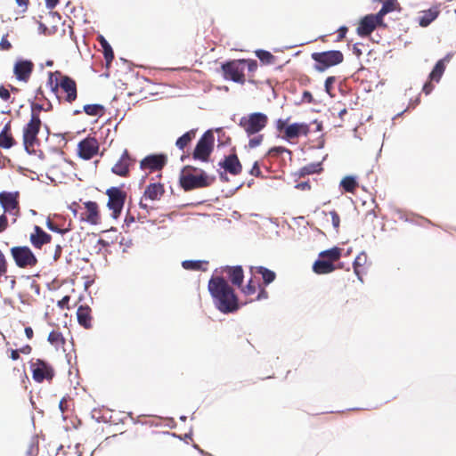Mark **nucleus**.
I'll return each instance as SVG.
<instances>
[{"label":"nucleus","mask_w":456,"mask_h":456,"mask_svg":"<svg viewBox=\"0 0 456 456\" xmlns=\"http://www.w3.org/2000/svg\"><path fill=\"white\" fill-rule=\"evenodd\" d=\"M46 226L47 228L52 231V232H58V233H61V234H65L67 233L68 232L70 231V228H59L55 224H53L49 218L47 219L46 221Z\"/></svg>","instance_id":"58836bf2"},{"label":"nucleus","mask_w":456,"mask_h":456,"mask_svg":"<svg viewBox=\"0 0 456 456\" xmlns=\"http://www.w3.org/2000/svg\"><path fill=\"white\" fill-rule=\"evenodd\" d=\"M77 321H78L79 324H81L85 328H89L91 326L88 307L80 306L77 309Z\"/></svg>","instance_id":"c756f323"},{"label":"nucleus","mask_w":456,"mask_h":456,"mask_svg":"<svg viewBox=\"0 0 456 456\" xmlns=\"http://www.w3.org/2000/svg\"><path fill=\"white\" fill-rule=\"evenodd\" d=\"M224 272L227 273L232 282L236 286H241L243 281V270L240 266H226Z\"/></svg>","instance_id":"b1692460"},{"label":"nucleus","mask_w":456,"mask_h":456,"mask_svg":"<svg viewBox=\"0 0 456 456\" xmlns=\"http://www.w3.org/2000/svg\"><path fill=\"white\" fill-rule=\"evenodd\" d=\"M42 110L48 111L49 108H45V105L39 103L31 104V116L36 115V117H39V112Z\"/></svg>","instance_id":"a19ab883"},{"label":"nucleus","mask_w":456,"mask_h":456,"mask_svg":"<svg viewBox=\"0 0 456 456\" xmlns=\"http://www.w3.org/2000/svg\"><path fill=\"white\" fill-rule=\"evenodd\" d=\"M51 235L46 233L41 227L35 225L34 232L29 236V240L35 248H41L43 245L51 241Z\"/></svg>","instance_id":"6ab92c4d"},{"label":"nucleus","mask_w":456,"mask_h":456,"mask_svg":"<svg viewBox=\"0 0 456 456\" xmlns=\"http://www.w3.org/2000/svg\"><path fill=\"white\" fill-rule=\"evenodd\" d=\"M256 291V285L250 280L248 285L243 289V293L246 295H253Z\"/></svg>","instance_id":"c03bdc74"},{"label":"nucleus","mask_w":456,"mask_h":456,"mask_svg":"<svg viewBox=\"0 0 456 456\" xmlns=\"http://www.w3.org/2000/svg\"><path fill=\"white\" fill-rule=\"evenodd\" d=\"M367 261V256L364 252L360 253L354 259V271L357 275L358 279L362 281V277L360 275L359 267L363 266Z\"/></svg>","instance_id":"2f4dec72"},{"label":"nucleus","mask_w":456,"mask_h":456,"mask_svg":"<svg viewBox=\"0 0 456 456\" xmlns=\"http://www.w3.org/2000/svg\"><path fill=\"white\" fill-rule=\"evenodd\" d=\"M256 55L262 62L265 64H270L274 61V56L267 51L257 50L256 51Z\"/></svg>","instance_id":"e433bc0d"},{"label":"nucleus","mask_w":456,"mask_h":456,"mask_svg":"<svg viewBox=\"0 0 456 456\" xmlns=\"http://www.w3.org/2000/svg\"><path fill=\"white\" fill-rule=\"evenodd\" d=\"M246 61H233L223 65L224 77L234 82L243 84L245 82L244 69Z\"/></svg>","instance_id":"9d476101"},{"label":"nucleus","mask_w":456,"mask_h":456,"mask_svg":"<svg viewBox=\"0 0 456 456\" xmlns=\"http://www.w3.org/2000/svg\"><path fill=\"white\" fill-rule=\"evenodd\" d=\"M99 143L95 138L88 137L78 143L79 156L84 159H90L97 154Z\"/></svg>","instance_id":"4468645a"},{"label":"nucleus","mask_w":456,"mask_h":456,"mask_svg":"<svg viewBox=\"0 0 456 456\" xmlns=\"http://www.w3.org/2000/svg\"><path fill=\"white\" fill-rule=\"evenodd\" d=\"M11 255L20 268H32L37 265V259L27 246H17L11 248Z\"/></svg>","instance_id":"39448f33"},{"label":"nucleus","mask_w":456,"mask_h":456,"mask_svg":"<svg viewBox=\"0 0 456 456\" xmlns=\"http://www.w3.org/2000/svg\"><path fill=\"white\" fill-rule=\"evenodd\" d=\"M10 92L4 86H0V98L5 102L10 99Z\"/></svg>","instance_id":"8fccbe9b"},{"label":"nucleus","mask_w":456,"mask_h":456,"mask_svg":"<svg viewBox=\"0 0 456 456\" xmlns=\"http://www.w3.org/2000/svg\"><path fill=\"white\" fill-rule=\"evenodd\" d=\"M33 379L37 382L44 379H51L53 376V368L42 360H37L31 365Z\"/></svg>","instance_id":"ddd939ff"},{"label":"nucleus","mask_w":456,"mask_h":456,"mask_svg":"<svg viewBox=\"0 0 456 456\" xmlns=\"http://www.w3.org/2000/svg\"><path fill=\"white\" fill-rule=\"evenodd\" d=\"M53 73H49V82L52 86V90L56 93L58 90V87H61V89L66 94V101L69 102H72L77 98V85L76 82L70 78L68 76H62L61 78L60 83H56L54 86L53 85Z\"/></svg>","instance_id":"6e6552de"},{"label":"nucleus","mask_w":456,"mask_h":456,"mask_svg":"<svg viewBox=\"0 0 456 456\" xmlns=\"http://www.w3.org/2000/svg\"><path fill=\"white\" fill-rule=\"evenodd\" d=\"M340 186L347 192H354L357 187V182L353 176H346L340 182Z\"/></svg>","instance_id":"7c9ffc66"},{"label":"nucleus","mask_w":456,"mask_h":456,"mask_svg":"<svg viewBox=\"0 0 456 456\" xmlns=\"http://www.w3.org/2000/svg\"><path fill=\"white\" fill-rule=\"evenodd\" d=\"M340 249L338 248H332L330 249L322 251L320 254L321 257L328 258V261L333 262L338 260L340 257Z\"/></svg>","instance_id":"473e14b6"},{"label":"nucleus","mask_w":456,"mask_h":456,"mask_svg":"<svg viewBox=\"0 0 456 456\" xmlns=\"http://www.w3.org/2000/svg\"><path fill=\"white\" fill-rule=\"evenodd\" d=\"M106 194L109 197L107 204L108 208L112 210V216L117 218L122 211L126 200V193L118 187H111L107 190Z\"/></svg>","instance_id":"1a4fd4ad"},{"label":"nucleus","mask_w":456,"mask_h":456,"mask_svg":"<svg viewBox=\"0 0 456 456\" xmlns=\"http://www.w3.org/2000/svg\"><path fill=\"white\" fill-rule=\"evenodd\" d=\"M182 265L186 270H200L202 265L201 261L185 260L182 263Z\"/></svg>","instance_id":"4c0bfd02"},{"label":"nucleus","mask_w":456,"mask_h":456,"mask_svg":"<svg viewBox=\"0 0 456 456\" xmlns=\"http://www.w3.org/2000/svg\"><path fill=\"white\" fill-rule=\"evenodd\" d=\"M100 44L102 47L103 48V53L104 57L107 61V62H110L114 58L113 51L111 46L109 45V43L106 41V39L103 37H100Z\"/></svg>","instance_id":"f704fd0d"},{"label":"nucleus","mask_w":456,"mask_h":456,"mask_svg":"<svg viewBox=\"0 0 456 456\" xmlns=\"http://www.w3.org/2000/svg\"><path fill=\"white\" fill-rule=\"evenodd\" d=\"M346 31H347V28L346 27H341L338 29V33H339L338 37H339V39H342L343 37H345Z\"/></svg>","instance_id":"052dcab7"},{"label":"nucleus","mask_w":456,"mask_h":456,"mask_svg":"<svg viewBox=\"0 0 456 456\" xmlns=\"http://www.w3.org/2000/svg\"><path fill=\"white\" fill-rule=\"evenodd\" d=\"M220 165L230 174L238 175L241 171V165L236 155H230L226 157L223 163Z\"/></svg>","instance_id":"4be33fe9"},{"label":"nucleus","mask_w":456,"mask_h":456,"mask_svg":"<svg viewBox=\"0 0 456 456\" xmlns=\"http://www.w3.org/2000/svg\"><path fill=\"white\" fill-rule=\"evenodd\" d=\"M19 357H20L19 352L17 350H12V353H11V358L15 361Z\"/></svg>","instance_id":"774afa93"},{"label":"nucleus","mask_w":456,"mask_h":456,"mask_svg":"<svg viewBox=\"0 0 456 456\" xmlns=\"http://www.w3.org/2000/svg\"><path fill=\"white\" fill-rule=\"evenodd\" d=\"M165 192L164 187L161 183H153L149 184L143 193V196L142 197L139 206L141 208L148 210L149 207L147 203L144 201L149 200H159L163 196Z\"/></svg>","instance_id":"f8f14e48"},{"label":"nucleus","mask_w":456,"mask_h":456,"mask_svg":"<svg viewBox=\"0 0 456 456\" xmlns=\"http://www.w3.org/2000/svg\"><path fill=\"white\" fill-rule=\"evenodd\" d=\"M133 162L134 159L130 157L127 150H125L119 159L112 167L111 171L117 175L126 177L129 174V168Z\"/></svg>","instance_id":"f3484780"},{"label":"nucleus","mask_w":456,"mask_h":456,"mask_svg":"<svg viewBox=\"0 0 456 456\" xmlns=\"http://www.w3.org/2000/svg\"><path fill=\"white\" fill-rule=\"evenodd\" d=\"M12 48V44L7 40V36H4L0 41V50L8 51Z\"/></svg>","instance_id":"a18cd8bd"},{"label":"nucleus","mask_w":456,"mask_h":456,"mask_svg":"<svg viewBox=\"0 0 456 456\" xmlns=\"http://www.w3.org/2000/svg\"><path fill=\"white\" fill-rule=\"evenodd\" d=\"M196 136L195 130H190L183 134L181 137L176 140L175 146L179 150H183Z\"/></svg>","instance_id":"cd10ccee"},{"label":"nucleus","mask_w":456,"mask_h":456,"mask_svg":"<svg viewBox=\"0 0 456 456\" xmlns=\"http://www.w3.org/2000/svg\"><path fill=\"white\" fill-rule=\"evenodd\" d=\"M334 82H335L334 77H328L325 80V91L330 96L332 95L331 94V87H332V85L334 84Z\"/></svg>","instance_id":"49530a36"},{"label":"nucleus","mask_w":456,"mask_h":456,"mask_svg":"<svg viewBox=\"0 0 456 456\" xmlns=\"http://www.w3.org/2000/svg\"><path fill=\"white\" fill-rule=\"evenodd\" d=\"M312 59L316 62L315 70L319 72L325 71L328 68L338 65L343 61L344 56L340 51H327L322 53H314Z\"/></svg>","instance_id":"7ed1b4c3"},{"label":"nucleus","mask_w":456,"mask_h":456,"mask_svg":"<svg viewBox=\"0 0 456 456\" xmlns=\"http://www.w3.org/2000/svg\"><path fill=\"white\" fill-rule=\"evenodd\" d=\"M449 61V57L438 61L431 71L429 77L431 80L438 82L445 70V62Z\"/></svg>","instance_id":"a878e982"},{"label":"nucleus","mask_w":456,"mask_h":456,"mask_svg":"<svg viewBox=\"0 0 456 456\" xmlns=\"http://www.w3.org/2000/svg\"><path fill=\"white\" fill-rule=\"evenodd\" d=\"M7 272V262L4 255L0 250V278L5 275Z\"/></svg>","instance_id":"79ce46f5"},{"label":"nucleus","mask_w":456,"mask_h":456,"mask_svg":"<svg viewBox=\"0 0 456 456\" xmlns=\"http://www.w3.org/2000/svg\"><path fill=\"white\" fill-rule=\"evenodd\" d=\"M25 334H26V337L28 338V339H31L33 338V330L32 328L30 327H26L25 328Z\"/></svg>","instance_id":"bf43d9fd"},{"label":"nucleus","mask_w":456,"mask_h":456,"mask_svg":"<svg viewBox=\"0 0 456 456\" xmlns=\"http://www.w3.org/2000/svg\"><path fill=\"white\" fill-rule=\"evenodd\" d=\"M313 269L318 274H324L333 272L335 267L331 262L319 259L314 264Z\"/></svg>","instance_id":"393cba45"},{"label":"nucleus","mask_w":456,"mask_h":456,"mask_svg":"<svg viewBox=\"0 0 456 456\" xmlns=\"http://www.w3.org/2000/svg\"><path fill=\"white\" fill-rule=\"evenodd\" d=\"M246 64H248V69L249 71H253L256 68V63L255 61H248V62L246 61Z\"/></svg>","instance_id":"680f3d73"},{"label":"nucleus","mask_w":456,"mask_h":456,"mask_svg":"<svg viewBox=\"0 0 456 456\" xmlns=\"http://www.w3.org/2000/svg\"><path fill=\"white\" fill-rule=\"evenodd\" d=\"M34 69L32 61L28 60H18L14 63L13 73L19 81L28 82Z\"/></svg>","instance_id":"2eb2a0df"},{"label":"nucleus","mask_w":456,"mask_h":456,"mask_svg":"<svg viewBox=\"0 0 456 456\" xmlns=\"http://www.w3.org/2000/svg\"><path fill=\"white\" fill-rule=\"evenodd\" d=\"M303 99L307 101L308 102H311L313 101V96L310 92L305 91L303 94Z\"/></svg>","instance_id":"13d9d810"},{"label":"nucleus","mask_w":456,"mask_h":456,"mask_svg":"<svg viewBox=\"0 0 456 456\" xmlns=\"http://www.w3.org/2000/svg\"><path fill=\"white\" fill-rule=\"evenodd\" d=\"M330 215L331 216V221H332L333 226L336 229L338 228L339 223H340L339 216L338 215V213L336 211H330Z\"/></svg>","instance_id":"09e8293b"},{"label":"nucleus","mask_w":456,"mask_h":456,"mask_svg":"<svg viewBox=\"0 0 456 456\" xmlns=\"http://www.w3.org/2000/svg\"><path fill=\"white\" fill-rule=\"evenodd\" d=\"M266 297H267V292L265 289H261V291L259 292V294L256 297V299L259 300V299L266 298Z\"/></svg>","instance_id":"69168bd1"},{"label":"nucleus","mask_w":456,"mask_h":456,"mask_svg":"<svg viewBox=\"0 0 456 456\" xmlns=\"http://www.w3.org/2000/svg\"><path fill=\"white\" fill-rule=\"evenodd\" d=\"M433 90V86L431 85L430 82L428 83H426L423 86V91L425 92L426 94H430V92Z\"/></svg>","instance_id":"6e6d98bb"},{"label":"nucleus","mask_w":456,"mask_h":456,"mask_svg":"<svg viewBox=\"0 0 456 456\" xmlns=\"http://www.w3.org/2000/svg\"><path fill=\"white\" fill-rule=\"evenodd\" d=\"M309 132V126L305 123H294L288 126L285 129V136L288 139H294L300 134L306 135Z\"/></svg>","instance_id":"aec40b11"},{"label":"nucleus","mask_w":456,"mask_h":456,"mask_svg":"<svg viewBox=\"0 0 456 456\" xmlns=\"http://www.w3.org/2000/svg\"><path fill=\"white\" fill-rule=\"evenodd\" d=\"M61 340V334L57 331H52L48 336V341L53 345H58Z\"/></svg>","instance_id":"ea45409f"},{"label":"nucleus","mask_w":456,"mask_h":456,"mask_svg":"<svg viewBox=\"0 0 456 456\" xmlns=\"http://www.w3.org/2000/svg\"><path fill=\"white\" fill-rule=\"evenodd\" d=\"M167 163V157L163 154L149 155L140 163V167L150 172L160 170Z\"/></svg>","instance_id":"dca6fc26"},{"label":"nucleus","mask_w":456,"mask_h":456,"mask_svg":"<svg viewBox=\"0 0 456 456\" xmlns=\"http://www.w3.org/2000/svg\"><path fill=\"white\" fill-rule=\"evenodd\" d=\"M214 147V135L211 132H206L199 140L194 151L193 159L207 161Z\"/></svg>","instance_id":"0eeeda50"},{"label":"nucleus","mask_w":456,"mask_h":456,"mask_svg":"<svg viewBox=\"0 0 456 456\" xmlns=\"http://www.w3.org/2000/svg\"><path fill=\"white\" fill-rule=\"evenodd\" d=\"M254 271L262 275V278L265 284L273 282L276 276L274 272L263 266L252 267L251 272Z\"/></svg>","instance_id":"c85d7f7f"},{"label":"nucleus","mask_w":456,"mask_h":456,"mask_svg":"<svg viewBox=\"0 0 456 456\" xmlns=\"http://www.w3.org/2000/svg\"><path fill=\"white\" fill-rule=\"evenodd\" d=\"M282 152H288L289 154H291V151L284 147L279 146V147H273L270 149L269 154H281Z\"/></svg>","instance_id":"de8ad7c7"},{"label":"nucleus","mask_w":456,"mask_h":456,"mask_svg":"<svg viewBox=\"0 0 456 456\" xmlns=\"http://www.w3.org/2000/svg\"><path fill=\"white\" fill-rule=\"evenodd\" d=\"M321 170H322L321 163H311L309 165L303 167L300 169V175H312V174L319 173Z\"/></svg>","instance_id":"c9c22d12"},{"label":"nucleus","mask_w":456,"mask_h":456,"mask_svg":"<svg viewBox=\"0 0 456 456\" xmlns=\"http://www.w3.org/2000/svg\"><path fill=\"white\" fill-rule=\"evenodd\" d=\"M19 6L26 8L28 4V0H16Z\"/></svg>","instance_id":"338daca9"},{"label":"nucleus","mask_w":456,"mask_h":456,"mask_svg":"<svg viewBox=\"0 0 456 456\" xmlns=\"http://www.w3.org/2000/svg\"><path fill=\"white\" fill-rule=\"evenodd\" d=\"M440 10L437 6L424 10L419 16V24L421 27H428L439 15Z\"/></svg>","instance_id":"412c9836"},{"label":"nucleus","mask_w":456,"mask_h":456,"mask_svg":"<svg viewBox=\"0 0 456 456\" xmlns=\"http://www.w3.org/2000/svg\"><path fill=\"white\" fill-rule=\"evenodd\" d=\"M60 0H45V4L48 9H53Z\"/></svg>","instance_id":"5fc2aeb1"},{"label":"nucleus","mask_w":456,"mask_h":456,"mask_svg":"<svg viewBox=\"0 0 456 456\" xmlns=\"http://www.w3.org/2000/svg\"><path fill=\"white\" fill-rule=\"evenodd\" d=\"M40 126V118L32 115L29 122L23 128V144L28 153H32L35 151L34 146Z\"/></svg>","instance_id":"423d86ee"},{"label":"nucleus","mask_w":456,"mask_h":456,"mask_svg":"<svg viewBox=\"0 0 456 456\" xmlns=\"http://www.w3.org/2000/svg\"><path fill=\"white\" fill-rule=\"evenodd\" d=\"M61 246L60 245H57L56 246V248H55V252H54V260H57L60 258L61 255Z\"/></svg>","instance_id":"4d7b16f0"},{"label":"nucleus","mask_w":456,"mask_h":456,"mask_svg":"<svg viewBox=\"0 0 456 456\" xmlns=\"http://www.w3.org/2000/svg\"><path fill=\"white\" fill-rule=\"evenodd\" d=\"M214 179H209L202 170L191 169L186 167L181 175V185L185 191L208 186Z\"/></svg>","instance_id":"f03ea898"},{"label":"nucleus","mask_w":456,"mask_h":456,"mask_svg":"<svg viewBox=\"0 0 456 456\" xmlns=\"http://www.w3.org/2000/svg\"><path fill=\"white\" fill-rule=\"evenodd\" d=\"M296 188L302 191L310 190V184L307 182H302L297 183Z\"/></svg>","instance_id":"864d4df0"},{"label":"nucleus","mask_w":456,"mask_h":456,"mask_svg":"<svg viewBox=\"0 0 456 456\" xmlns=\"http://www.w3.org/2000/svg\"><path fill=\"white\" fill-rule=\"evenodd\" d=\"M38 30L41 34H45L46 31L48 30L47 27L43 24V23H39V26H38Z\"/></svg>","instance_id":"0e129e2a"},{"label":"nucleus","mask_w":456,"mask_h":456,"mask_svg":"<svg viewBox=\"0 0 456 456\" xmlns=\"http://www.w3.org/2000/svg\"><path fill=\"white\" fill-rule=\"evenodd\" d=\"M103 110V107L100 104H87L84 106V111L89 116H101Z\"/></svg>","instance_id":"72a5a7b5"},{"label":"nucleus","mask_w":456,"mask_h":456,"mask_svg":"<svg viewBox=\"0 0 456 456\" xmlns=\"http://www.w3.org/2000/svg\"><path fill=\"white\" fill-rule=\"evenodd\" d=\"M259 174H260V169L257 166V163H255V165L251 170V175H258Z\"/></svg>","instance_id":"e2e57ef3"},{"label":"nucleus","mask_w":456,"mask_h":456,"mask_svg":"<svg viewBox=\"0 0 456 456\" xmlns=\"http://www.w3.org/2000/svg\"><path fill=\"white\" fill-rule=\"evenodd\" d=\"M10 126L9 125H5L3 130L0 133V147L4 149H9L13 145V138L9 133Z\"/></svg>","instance_id":"bb28decb"},{"label":"nucleus","mask_w":456,"mask_h":456,"mask_svg":"<svg viewBox=\"0 0 456 456\" xmlns=\"http://www.w3.org/2000/svg\"><path fill=\"white\" fill-rule=\"evenodd\" d=\"M85 207L86 212L83 218L91 224H97L100 219L97 204L94 201H87L85 203Z\"/></svg>","instance_id":"5701e85b"},{"label":"nucleus","mask_w":456,"mask_h":456,"mask_svg":"<svg viewBox=\"0 0 456 456\" xmlns=\"http://www.w3.org/2000/svg\"><path fill=\"white\" fill-rule=\"evenodd\" d=\"M18 197V192H0V205L4 208V213L14 216L13 223L16 222V218L20 213Z\"/></svg>","instance_id":"9b49d317"},{"label":"nucleus","mask_w":456,"mask_h":456,"mask_svg":"<svg viewBox=\"0 0 456 456\" xmlns=\"http://www.w3.org/2000/svg\"><path fill=\"white\" fill-rule=\"evenodd\" d=\"M69 296H65L62 297L61 300H60L58 302V305L61 307V308H65L67 307L68 304H69Z\"/></svg>","instance_id":"603ef678"},{"label":"nucleus","mask_w":456,"mask_h":456,"mask_svg":"<svg viewBox=\"0 0 456 456\" xmlns=\"http://www.w3.org/2000/svg\"><path fill=\"white\" fill-rule=\"evenodd\" d=\"M378 16L372 14L367 15L362 18L357 28V33L361 37L369 36L378 25Z\"/></svg>","instance_id":"a211bd4d"},{"label":"nucleus","mask_w":456,"mask_h":456,"mask_svg":"<svg viewBox=\"0 0 456 456\" xmlns=\"http://www.w3.org/2000/svg\"><path fill=\"white\" fill-rule=\"evenodd\" d=\"M208 290L216 306L222 313H232L238 309L233 289L223 277L213 276L208 281Z\"/></svg>","instance_id":"f257e3e1"},{"label":"nucleus","mask_w":456,"mask_h":456,"mask_svg":"<svg viewBox=\"0 0 456 456\" xmlns=\"http://www.w3.org/2000/svg\"><path fill=\"white\" fill-rule=\"evenodd\" d=\"M8 225V220L4 214L0 216V232H4Z\"/></svg>","instance_id":"3c124183"},{"label":"nucleus","mask_w":456,"mask_h":456,"mask_svg":"<svg viewBox=\"0 0 456 456\" xmlns=\"http://www.w3.org/2000/svg\"><path fill=\"white\" fill-rule=\"evenodd\" d=\"M268 122V118L261 112L251 113L244 116L240 120V126L245 130L248 136L259 133Z\"/></svg>","instance_id":"20e7f679"},{"label":"nucleus","mask_w":456,"mask_h":456,"mask_svg":"<svg viewBox=\"0 0 456 456\" xmlns=\"http://www.w3.org/2000/svg\"><path fill=\"white\" fill-rule=\"evenodd\" d=\"M263 141V134H258L248 141V147L253 149L261 144Z\"/></svg>","instance_id":"37998d69"}]
</instances>
